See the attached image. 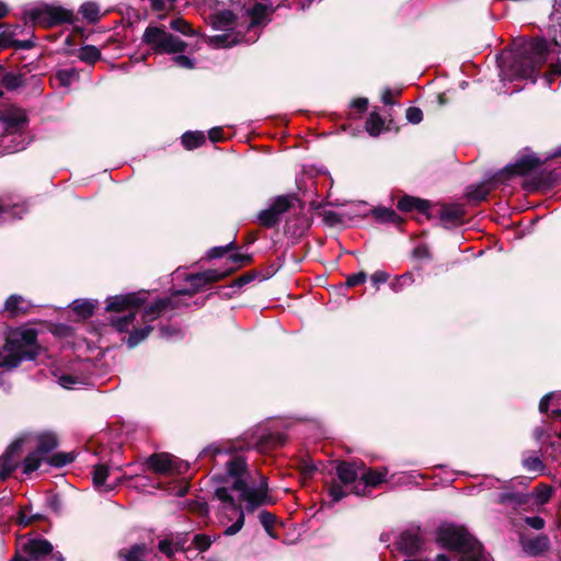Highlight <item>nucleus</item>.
<instances>
[{"mask_svg": "<svg viewBox=\"0 0 561 561\" xmlns=\"http://www.w3.org/2000/svg\"><path fill=\"white\" fill-rule=\"evenodd\" d=\"M205 141V135L202 131H186L182 136L183 146L188 149H195Z\"/></svg>", "mask_w": 561, "mask_h": 561, "instance_id": "nucleus-25", "label": "nucleus"}, {"mask_svg": "<svg viewBox=\"0 0 561 561\" xmlns=\"http://www.w3.org/2000/svg\"><path fill=\"white\" fill-rule=\"evenodd\" d=\"M489 192L490 190L484 184H481L474 188H470L467 194L471 199L483 201Z\"/></svg>", "mask_w": 561, "mask_h": 561, "instance_id": "nucleus-49", "label": "nucleus"}, {"mask_svg": "<svg viewBox=\"0 0 561 561\" xmlns=\"http://www.w3.org/2000/svg\"><path fill=\"white\" fill-rule=\"evenodd\" d=\"M44 454L38 449L27 455L23 462V472L26 474L32 473L37 470L44 460Z\"/></svg>", "mask_w": 561, "mask_h": 561, "instance_id": "nucleus-24", "label": "nucleus"}, {"mask_svg": "<svg viewBox=\"0 0 561 561\" xmlns=\"http://www.w3.org/2000/svg\"><path fill=\"white\" fill-rule=\"evenodd\" d=\"M291 206V197L290 196H277L275 197L270 207L275 210V213L280 217L284 213H286Z\"/></svg>", "mask_w": 561, "mask_h": 561, "instance_id": "nucleus-34", "label": "nucleus"}, {"mask_svg": "<svg viewBox=\"0 0 561 561\" xmlns=\"http://www.w3.org/2000/svg\"><path fill=\"white\" fill-rule=\"evenodd\" d=\"M524 468L535 474H541L545 470V466L539 457L529 456L523 459Z\"/></svg>", "mask_w": 561, "mask_h": 561, "instance_id": "nucleus-35", "label": "nucleus"}, {"mask_svg": "<svg viewBox=\"0 0 561 561\" xmlns=\"http://www.w3.org/2000/svg\"><path fill=\"white\" fill-rule=\"evenodd\" d=\"M78 57L84 62L94 64L100 59L101 51L93 45H87L79 49Z\"/></svg>", "mask_w": 561, "mask_h": 561, "instance_id": "nucleus-29", "label": "nucleus"}, {"mask_svg": "<svg viewBox=\"0 0 561 561\" xmlns=\"http://www.w3.org/2000/svg\"><path fill=\"white\" fill-rule=\"evenodd\" d=\"M0 82L8 90H14V89L19 88L20 85H22L23 79L19 75L8 72V73L2 75Z\"/></svg>", "mask_w": 561, "mask_h": 561, "instance_id": "nucleus-39", "label": "nucleus"}, {"mask_svg": "<svg viewBox=\"0 0 561 561\" xmlns=\"http://www.w3.org/2000/svg\"><path fill=\"white\" fill-rule=\"evenodd\" d=\"M27 14L34 23L45 27L73 22V12L57 5H39L30 10Z\"/></svg>", "mask_w": 561, "mask_h": 561, "instance_id": "nucleus-8", "label": "nucleus"}, {"mask_svg": "<svg viewBox=\"0 0 561 561\" xmlns=\"http://www.w3.org/2000/svg\"><path fill=\"white\" fill-rule=\"evenodd\" d=\"M437 541L460 556V561H486L481 545L462 526L444 524L437 529Z\"/></svg>", "mask_w": 561, "mask_h": 561, "instance_id": "nucleus-4", "label": "nucleus"}, {"mask_svg": "<svg viewBox=\"0 0 561 561\" xmlns=\"http://www.w3.org/2000/svg\"><path fill=\"white\" fill-rule=\"evenodd\" d=\"M400 90L392 91L391 89H385L381 95L382 102L387 105H392L394 95L400 94Z\"/></svg>", "mask_w": 561, "mask_h": 561, "instance_id": "nucleus-60", "label": "nucleus"}, {"mask_svg": "<svg viewBox=\"0 0 561 561\" xmlns=\"http://www.w3.org/2000/svg\"><path fill=\"white\" fill-rule=\"evenodd\" d=\"M561 43L556 39L548 43L546 39L536 38L525 42L514 55L512 73L518 78L530 79L535 82L541 66L552 54H560Z\"/></svg>", "mask_w": 561, "mask_h": 561, "instance_id": "nucleus-3", "label": "nucleus"}, {"mask_svg": "<svg viewBox=\"0 0 561 561\" xmlns=\"http://www.w3.org/2000/svg\"><path fill=\"white\" fill-rule=\"evenodd\" d=\"M285 438L282 434H270L267 436H261L255 443H249V447H255L261 451H264L268 447L282 446Z\"/></svg>", "mask_w": 561, "mask_h": 561, "instance_id": "nucleus-20", "label": "nucleus"}, {"mask_svg": "<svg viewBox=\"0 0 561 561\" xmlns=\"http://www.w3.org/2000/svg\"><path fill=\"white\" fill-rule=\"evenodd\" d=\"M550 447L553 450L551 454L552 458L558 459L559 456H561V437L560 436L558 437V442H552L550 444Z\"/></svg>", "mask_w": 561, "mask_h": 561, "instance_id": "nucleus-64", "label": "nucleus"}, {"mask_svg": "<svg viewBox=\"0 0 561 561\" xmlns=\"http://www.w3.org/2000/svg\"><path fill=\"white\" fill-rule=\"evenodd\" d=\"M366 278H367L366 274L364 272H359V273L348 276L346 279V284L348 287H353V286L365 283Z\"/></svg>", "mask_w": 561, "mask_h": 561, "instance_id": "nucleus-57", "label": "nucleus"}, {"mask_svg": "<svg viewBox=\"0 0 561 561\" xmlns=\"http://www.w3.org/2000/svg\"><path fill=\"white\" fill-rule=\"evenodd\" d=\"M108 476V469L104 465H98L93 470V483L98 488L104 486L105 480Z\"/></svg>", "mask_w": 561, "mask_h": 561, "instance_id": "nucleus-40", "label": "nucleus"}, {"mask_svg": "<svg viewBox=\"0 0 561 561\" xmlns=\"http://www.w3.org/2000/svg\"><path fill=\"white\" fill-rule=\"evenodd\" d=\"M552 401L554 409L552 410L553 417H561V393L551 392L546 394L539 403V411L545 413L548 411L549 402Z\"/></svg>", "mask_w": 561, "mask_h": 561, "instance_id": "nucleus-23", "label": "nucleus"}, {"mask_svg": "<svg viewBox=\"0 0 561 561\" xmlns=\"http://www.w3.org/2000/svg\"><path fill=\"white\" fill-rule=\"evenodd\" d=\"M551 495H552V489L548 485H541V486L537 488L535 491V497L539 504L547 503L550 500Z\"/></svg>", "mask_w": 561, "mask_h": 561, "instance_id": "nucleus-48", "label": "nucleus"}, {"mask_svg": "<svg viewBox=\"0 0 561 561\" xmlns=\"http://www.w3.org/2000/svg\"><path fill=\"white\" fill-rule=\"evenodd\" d=\"M136 314H137V310L130 309L127 312V314L116 316V317H113L111 320L113 327L118 332H129L131 330V332L127 339V345L130 348L135 347L141 341H144L152 330V328L150 325H146L142 329H135Z\"/></svg>", "mask_w": 561, "mask_h": 561, "instance_id": "nucleus-9", "label": "nucleus"}, {"mask_svg": "<svg viewBox=\"0 0 561 561\" xmlns=\"http://www.w3.org/2000/svg\"><path fill=\"white\" fill-rule=\"evenodd\" d=\"M176 307L178 304L174 297L160 299L144 311L142 319L146 323L151 322L159 318L167 309H174Z\"/></svg>", "mask_w": 561, "mask_h": 561, "instance_id": "nucleus-18", "label": "nucleus"}, {"mask_svg": "<svg viewBox=\"0 0 561 561\" xmlns=\"http://www.w3.org/2000/svg\"><path fill=\"white\" fill-rule=\"evenodd\" d=\"M385 476H386L385 472L369 470L362 474V479H363L365 485L377 486L385 480Z\"/></svg>", "mask_w": 561, "mask_h": 561, "instance_id": "nucleus-38", "label": "nucleus"}, {"mask_svg": "<svg viewBox=\"0 0 561 561\" xmlns=\"http://www.w3.org/2000/svg\"><path fill=\"white\" fill-rule=\"evenodd\" d=\"M374 214L377 219L383 222H396L398 220L396 211L389 208H377Z\"/></svg>", "mask_w": 561, "mask_h": 561, "instance_id": "nucleus-43", "label": "nucleus"}, {"mask_svg": "<svg viewBox=\"0 0 561 561\" xmlns=\"http://www.w3.org/2000/svg\"><path fill=\"white\" fill-rule=\"evenodd\" d=\"M280 217L271 207L259 213L257 220L260 225L271 228L278 224Z\"/></svg>", "mask_w": 561, "mask_h": 561, "instance_id": "nucleus-31", "label": "nucleus"}, {"mask_svg": "<svg viewBox=\"0 0 561 561\" xmlns=\"http://www.w3.org/2000/svg\"><path fill=\"white\" fill-rule=\"evenodd\" d=\"M73 312H76L80 318H88L92 316L93 310L95 308V302L92 300H75L71 306Z\"/></svg>", "mask_w": 561, "mask_h": 561, "instance_id": "nucleus-26", "label": "nucleus"}, {"mask_svg": "<svg viewBox=\"0 0 561 561\" xmlns=\"http://www.w3.org/2000/svg\"><path fill=\"white\" fill-rule=\"evenodd\" d=\"M233 14L230 11H224L214 16V25L217 28H229L233 23Z\"/></svg>", "mask_w": 561, "mask_h": 561, "instance_id": "nucleus-36", "label": "nucleus"}, {"mask_svg": "<svg viewBox=\"0 0 561 561\" xmlns=\"http://www.w3.org/2000/svg\"><path fill=\"white\" fill-rule=\"evenodd\" d=\"M170 26H171L172 30H174L176 32H180V33H182L184 35H194L195 34V32L192 28V26L190 25V23H187L183 19H175V20H173L170 23Z\"/></svg>", "mask_w": 561, "mask_h": 561, "instance_id": "nucleus-44", "label": "nucleus"}, {"mask_svg": "<svg viewBox=\"0 0 561 561\" xmlns=\"http://www.w3.org/2000/svg\"><path fill=\"white\" fill-rule=\"evenodd\" d=\"M26 540H23L20 542V548H22V543H24ZM12 561H36L34 560L28 553H25L22 551V549L19 550V552L13 557Z\"/></svg>", "mask_w": 561, "mask_h": 561, "instance_id": "nucleus-62", "label": "nucleus"}, {"mask_svg": "<svg viewBox=\"0 0 561 561\" xmlns=\"http://www.w3.org/2000/svg\"><path fill=\"white\" fill-rule=\"evenodd\" d=\"M27 307V302L21 296L18 295L10 296L5 301V310L10 311L13 314L25 311Z\"/></svg>", "mask_w": 561, "mask_h": 561, "instance_id": "nucleus-28", "label": "nucleus"}, {"mask_svg": "<svg viewBox=\"0 0 561 561\" xmlns=\"http://www.w3.org/2000/svg\"><path fill=\"white\" fill-rule=\"evenodd\" d=\"M159 550L167 557H172L176 551L180 550L179 543H174L169 539H163L159 542Z\"/></svg>", "mask_w": 561, "mask_h": 561, "instance_id": "nucleus-46", "label": "nucleus"}, {"mask_svg": "<svg viewBox=\"0 0 561 561\" xmlns=\"http://www.w3.org/2000/svg\"><path fill=\"white\" fill-rule=\"evenodd\" d=\"M226 275L227 273L219 272L217 270H208L202 273L188 275L186 280L190 283L191 289L180 290L176 294L193 296L195 293L203 289L207 284L217 282L224 278Z\"/></svg>", "mask_w": 561, "mask_h": 561, "instance_id": "nucleus-13", "label": "nucleus"}, {"mask_svg": "<svg viewBox=\"0 0 561 561\" xmlns=\"http://www.w3.org/2000/svg\"><path fill=\"white\" fill-rule=\"evenodd\" d=\"M76 76L77 73L73 69H62L57 72L56 78L61 85L67 87L71 84Z\"/></svg>", "mask_w": 561, "mask_h": 561, "instance_id": "nucleus-47", "label": "nucleus"}, {"mask_svg": "<svg viewBox=\"0 0 561 561\" xmlns=\"http://www.w3.org/2000/svg\"><path fill=\"white\" fill-rule=\"evenodd\" d=\"M226 479L232 489L239 492L240 500L245 502L249 511L255 510L267 502L266 478L257 473V480L248 470L243 457L233 455L225 461Z\"/></svg>", "mask_w": 561, "mask_h": 561, "instance_id": "nucleus-1", "label": "nucleus"}, {"mask_svg": "<svg viewBox=\"0 0 561 561\" xmlns=\"http://www.w3.org/2000/svg\"><path fill=\"white\" fill-rule=\"evenodd\" d=\"M540 161L534 156H523L514 164L505 167L501 175H524L538 167Z\"/></svg>", "mask_w": 561, "mask_h": 561, "instance_id": "nucleus-16", "label": "nucleus"}, {"mask_svg": "<svg viewBox=\"0 0 561 561\" xmlns=\"http://www.w3.org/2000/svg\"><path fill=\"white\" fill-rule=\"evenodd\" d=\"M556 77H561V65L560 64L551 65L549 71L546 75L547 84L551 85Z\"/></svg>", "mask_w": 561, "mask_h": 561, "instance_id": "nucleus-56", "label": "nucleus"}, {"mask_svg": "<svg viewBox=\"0 0 561 561\" xmlns=\"http://www.w3.org/2000/svg\"><path fill=\"white\" fill-rule=\"evenodd\" d=\"M145 299L138 294L117 295L108 298L106 310L107 311H124L137 310L138 306L142 304Z\"/></svg>", "mask_w": 561, "mask_h": 561, "instance_id": "nucleus-14", "label": "nucleus"}, {"mask_svg": "<svg viewBox=\"0 0 561 561\" xmlns=\"http://www.w3.org/2000/svg\"><path fill=\"white\" fill-rule=\"evenodd\" d=\"M193 542H194V545H195L197 550L206 551L210 547L211 540L206 535H196L194 537V541Z\"/></svg>", "mask_w": 561, "mask_h": 561, "instance_id": "nucleus-51", "label": "nucleus"}, {"mask_svg": "<svg viewBox=\"0 0 561 561\" xmlns=\"http://www.w3.org/2000/svg\"><path fill=\"white\" fill-rule=\"evenodd\" d=\"M427 207L428 203L426 201L412 196H404L398 202V208L402 211H410L413 209L425 211Z\"/></svg>", "mask_w": 561, "mask_h": 561, "instance_id": "nucleus-22", "label": "nucleus"}, {"mask_svg": "<svg viewBox=\"0 0 561 561\" xmlns=\"http://www.w3.org/2000/svg\"><path fill=\"white\" fill-rule=\"evenodd\" d=\"M405 116L412 124H419L423 119V113L419 107H409Z\"/></svg>", "mask_w": 561, "mask_h": 561, "instance_id": "nucleus-52", "label": "nucleus"}, {"mask_svg": "<svg viewBox=\"0 0 561 561\" xmlns=\"http://www.w3.org/2000/svg\"><path fill=\"white\" fill-rule=\"evenodd\" d=\"M274 12L273 4L267 0H255V2L244 11L243 22L240 28L245 27L244 34L241 30L234 33L216 35L210 38V44L215 47H230L234 44H251L256 42L262 27L270 22V16Z\"/></svg>", "mask_w": 561, "mask_h": 561, "instance_id": "nucleus-2", "label": "nucleus"}, {"mask_svg": "<svg viewBox=\"0 0 561 561\" xmlns=\"http://www.w3.org/2000/svg\"><path fill=\"white\" fill-rule=\"evenodd\" d=\"M14 31L11 30L10 26H5V30H3L0 33V47H4L10 43L11 37L14 35Z\"/></svg>", "mask_w": 561, "mask_h": 561, "instance_id": "nucleus-59", "label": "nucleus"}, {"mask_svg": "<svg viewBox=\"0 0 561 561\" xmlns=\"http://www.w3.org/2000/svg\"><path fill=\"white\" fill-rule=\"evenodd\" d=\"M337 477L344 484L354 482L358 477L357 467L354 463L341 462L336 468Z\"/></svg>", "mask_w": 561, "mask_h": 561, "instance_id": "nucleus-21", "label": "nucleus"}, {"mask_svg": "<svg viewBox=\"0 0 561 561\" xmlns=\"http://www.w3.org/2000/svg\"><path fill=\"white\" fill-rule=\"evenodd\" d=\"M36 340L37 334L33 329L15 333L0 350V367L14 368L22 360L34 359L38 352Z\"/></svg>", "mask_w": 561, "mask_h": 561, "instance_id": "nucleus-5", "label": "nucleus"}, {"mask_svg": "<svg viewBox=\"0 0 561 561\" xmlns=\"http://www.w3.org/2000/svg\"><path fill=\"white\" fill-rule=\"evenodd\" d=\"M146 554L147 551L144 546H134L127 551L119 552L123 561H142Z\"/></svg>", "mask_w": 561, "mask_h": 561, "instance_id": "nucleus-33", "label": "nucleus"}, {"mask_svg": "<svg viewBox=\"0 0 561 561\" xmlns=\"http://www.w3.org/2000/svg\"><path fill=\"white\" fill-rule=\"evenodd\" d=\"M21 448V442L16 440L11 444L7 451L0 457V480L5 479L18 466L19 458L16 456Z\"/></svg>", "mask_w": 561, "mask_h": 561, "instance_id": "nucleus-15", "label": "nucleus"}, {"mask_svg": "<svg viewBox=\"0 0 561 561\" xmlns=\"http://www.w3.org/2000/svg\"><path fill=\"white\" fill-rule=\"evenodd\" d=\"M21 549L36 561H65L60 553L53 552L51 543L45 539H27Z\"/></svg>", "mask_w": 561, "mask_h": 561, "instance_id": "nucleus-11", "label": "nucleus"}, {"mask_svg": "<svg viewBox=\"0 0 561 561\" xmlns=\"http://www.w3.org/2000/svg\"><path fill=\"white\" fill-rule=\"evenodd\" d=\"M259 519H260L262 526L264 527V529L266 530V533L271 537H275V535L272 530L273 525L275 523V516L273 514L268 513L267 511H262L259 514Z\"/></svg>", "mask_w": 561, "mask_h": 561, "instance_id": "nucleus-42", "label": "nucleus"}, {"mask_svg": "<svg viewBox=\"0 0 561 561\" xmlns=\"http://www.w3.org/2000/svg\"><path fill=\"white\" fill-rule=\"evenodd\" d=\"M37 516L28 515L25 510H22L18 516V523L21 526H27Z\"/></svg>", "mask_w": 561, "mask_h": 561, "instance_id": "nucleus-61", "label": "nucleus"}, {"mask_svg": "<svg viewBox=\"0 0 561 561\" xmlns=\"http://www.w3.org/2000/svg\"><path fill=\"white\" fill-rule=\"evenodd\" d=\"M215 495L222 504L221 511L226 512L227 514H231V516H229V519H231L232 516H237L236 523L226 528L225 530V535L232 536L243 527V511L241 506L234 502L233 497L230 494V491L227 488H217L215 491Z\"/></svg>", "mask_w": 561, "mask_h": 561, "instance_id": "nucleus-10", "label": "nucleus"}, {"mask_svg": "<svg viewBox=\"0 0 561 561\" xmlns=\"http://www.w3.org/2000/svg\"><path fill=\"white\" fill-rule=\"evenodd\" d=\"M58 383L66 389H75L77 386L81 385L82 382L70 375H62L58 378Z\"/></svg>", "mask_w": 561, "mask_h": 561, "instance_id": "nucleus-50", "label": "nucleus"}, {"mask_svg": "<svg viewBox=\"0 0 561 561\" xmlns=\"http://www.w3.org/2000/svg\"><path fill=\"white\" fill-rule=\"evenodd\" d=\"M79 12L89 22H96L100 14V8L95 2H84L80 7Z\"/></svg>", "mask_w": 561, "mask_h": 561, "instance_id": "nucleus-32", "label": "nucleus"}, {"mask_svg": "<svg viewBox=\"0 0 561 561\" xmlns=\"http://www.w3.org/2000/svg\"><path fill=\"white\" fill-rule=\"evenodd\" d=\"M383 127V121L378 113H371L366 122V130L370 136H378Z\"/></svg>", "mask_w": 561, "mask_h": 561, "instance_id": "nucleus-30", "label": "nucleus"}, {"mask_svg": "<svg viewBox=\"0 0 561 561\" xmlns=\"http://www.w3.org/2000/svg\"><path fill=\"white\" fill-rule=\"evenodd\" d=\"M173 61L178 67H181V68L192 69L194 67L193 60L185 55L174 56Z\"/></svg>", "mask_w": 561, "mask_h": 561, "instance_id": "nucleus-55", "label": "nucleus"}, {"mask_svg": "<svg viewBox=\"0 0 561 561\" xmlns=\"http://www.w3.org/2000/svg\"><path fill=\"white\" fill-rule=\"evenodd\" d=\"M142 42L160 54H178L186 48V43L158 26H148Z\"/></svg>", "mask_w": 561, "mask_h": 561, "instance_id": "nucleus-7", "label": "nucleus"}, {"mask_svg": "<svg viewBox=\"0 0 561 561\" xmlns=\"http://www.w3.org/2000/svg\"><path fill=\"white\" fill-rule=\"evenodd\" d=\"M231 447L230 445L224 443V444H214V445H210L208 447H206L204 450H203V455L204 456H214V457H218V456H222V455H229L231 453Z\"/></svg>", "mask_w": 561, "mask_h": 561, "instance_id": "nucleus-37", "label": "nucleus"}, {"mask_svg": "<svg viewBox=\"0 0 561 561\" xmlns=\"http://www.w3.org/2000/svg\"><path fill=\"white\" fill-rule=\"evenodd\" d=\"M149 468L160 474L182 473L186 465L170 454H154L147 460Z\"/></svg>", "mask_w": 561, "mask_h": 561, "instance_id": "nucleus-12", "label": "nucleus"}, {"mask_svg": "<svg viewBox=\"0 0 561 561\" xmlns=\"http://www.w3.org/2000/svg\"><path fill=\"white\" fill-rule=\"evenodd\" d=\"M420 536L417 529H407L402 531L397 539V547L400 551L412 554L420 547Z\"/></svg>", "mask_w": 561, "mask_h": 561, "instance_id": "nucleus-17", "label": "nucleus"}, {"mask_svg": "<svg viewBox=\"0 0 561 561\" xmlns=\"http://www.w3.org/2000/svg\"><path fill=\"white\" fill-rule=\"evenodd\" d=\"M26 117L22 110L7 108L0 114V126L3 134L0 137V153H12L26 147L22 130L25 127Z\"/></svg>", "mask_w": 561, "mask_h": 561, "instance_id": "nucleus-6", "label": "nucleus"}, {"mask_svg": "<svg viewBox=\"0 0 561 561\" xmlns=\"http://www.w3.org/2000/svg\"><path fill=\"white\" fill-rule=\"evenodd\" d=\"M37 440V449L44 455L51 451L58 445L56 436L51 433H44L39 435Z\"/></svg>", "mask_w": 561, "mask_h": 561, "instance_id": "nucleus-27", "label": "nucleus"}, {"mask_svg": "<svg viewBox=\"0 0 561 561\" xmlns=\"http://www.w3.org/2000/svg\"><path fill=\"white\" fill-rule=\"evenodd\" d=\"M524 550L530 556H539L549 548V539L546 536H537L524 542Z\"/></svg>", "mask_w": 561, "mask_h": 561, "instance_id": "nucleus-19", "label": "nucleus"}, {"mask_svg": "<svg viewBox=\"0 0 561 561\" xmlns=\"http://www.w3.org/2000/svg\"><path fill=\"white\" fill-rule=\"evenodd\" d=\"M72 460H73V457L70 454L59 453V454H55L51 457H49L47 459V462L54 467H62V466L71 462Z\"/></svg>", "mask_w": 561, "mask_h": 561, "instance_id": "nucleus-45", "label": "nucleus"}, {"mask_svg": "<svg viewBox=\"0 0 561 561\" xmlns=\"http://www.w3.org/2000/svg\"><path fill=\"white\" fill-rule=\"evenodd\" d=\"M329 494L332 499V502H339L341 499H343L346 494L343 486L340 484H332L329 489Z\"/></svg>", "mask_w": 561, "mask_h": 561, "instance_id": "nucleus-53", "label": "nucleus"}, {"mask_svg": "<svg viewBox=\"0 0 561 561\" xmlns=\"http://www.w3.org/2000/svg\"><path fill=\"white\" fill-rule=\"evenodd\" d=\"M461 215H462V213L460 209H445L443 211L442 217L445 219L456 220V219H459L461 217Z\"/></svg>", "mask_w": 561, "mask_h": 561, "instance_id": "nucleus-63", "label": "nucleus"}, {"mask_svg": "<svg viewBox=\"0 0 561 561\" xmlns=\"http://www.w3.org/2000/svg\"><path fill=\"white\" fill-rule=\"evenodd\" d=\"M525 523L529 527L537 529V530L542 529L545 527V520H543V518H541L539 516L526 517Z\"/></svg>", "mask_w": 561, "mask_h": 561, "instance_id": "nucleus-58", "label": "nucleus"}, {"mask_svg": "<svg viewBox=\"0 0 561 561\" xmlns=\"http://www.w3.org/2000/svg\"><path fill=\"white\" fill-rule=\"evenodd\" d=\"M389 279V274L383 271H377L375 272L370 280L374 284V286L378 289L381 284H385Z\"/></svg>", "mask_w": 561, "mask_h": 561, "instance_id": "nucleus-54", "label": "nucleus"}, {"mask_svg": "<svg viewBox=\"0 0 561 561\" xmlns=\"http://www.w3.org/2000/svg\"><path fill=\"white\" fill-rule=\"evenodd\" d=\"M414 282L413 275L410 273H405L399 277H397L393 282H391L390 287L393 291H400L405 286L411 285Z\"/></svg>", "mask_w": 561, "mask_h": 561, "instance_id": "nucleus-41", "label": "nucleus"}]
</instances>
